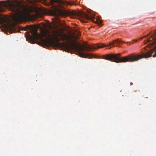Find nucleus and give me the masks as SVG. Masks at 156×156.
Returning <instances> with one entry per match:
<instances>
[{"label": "nucleus", "mask_w": 156, "mask_h": 156, "mask_svg": "<svg viewBox=\"0 0 156 156\" xmlns=\"http://www.w3.org/2000/svg\"><path fill=\"white\" fill-rule=\"evenodd\" d=\"M31 31L32 36L29 35L28 37L30 41L33 42L40 40V43L41 45L44 46H55V41L58 44H61L58 43L60 41L66 40L68 43L62 45L63 47L67 51H72L76 55H78V44L77 42L78 37L75 34H70L69 36L66 34H62L58 31L55 32L53 34V38H51V36L49 34V38L45 39L43 38L45 34H40L37 33L35 27L31 26L29 28Z\"/></svg>", "instance_id": "obj_1"}, {"label": "nucleus", "mask_w": 156, "mask_h": 156, "mask_svg": "<svg viewBox=\"0 0 156 156\" xmlns=\"http://www.w3.org/2000/svg\"><path fill=\"white\" fill-rule=\"evenodd\" d=\"M80 35V31L79 30V56L82 58H96L97 55H95L91 54H87L83 52V51H88L93 49H96L99 48H102L106 46L112 45L114 44H119L120 42L126 43L117 39L114 41H113L112 42H111L108 45H105L104 44H95L92 46L87 44L86 42L81 41L80 40V38L79 36Z\"/></svg>", "instance_id": "obj_2"}, {"label": "nucleus", "mask_w": 156, "mask_h": 156, "mask_svg": "<svg viewBox=\"0 0 156 156\" xmlns=\"http://www.w3.org/2000/svg\"><path fill=\"white\" fill-rule=\"evenodd\" d=\"M8 5L10 9L15 13L14 19L17 22L21 21L24 20L30 12V10L25 7H23V11H21L20 9L21 6L18 1H16L15 3L9 2Z\"/></svg>", "instance_id": "obj_3"}, {"label": "nucleus", "mask_w": 156, "mask_h": 156, "mask_svg": "<svg viewBox=\"0 0 156 156\" xmlns=\"http://www.w3.org/2000/svg\"><path fill=\"white\" fill-rule=\"evenodd\" d=\"M79 20L82 23H87V20L92 21L95 23H98L97 19L95 20V16L93 13H91L86 9L79 10Z\"/></svg>", "instance_id": "obj_4"}, {"label": "nucleus", "mask_w": 156, "mask_h": 156, "mask_svg": "<svg viewBox=\"0 0 156 156\" xmlns=\"http://www.w3.org/2000/svg\"><path fill=\"white\" fill-rule=\"evenodd\" d=\"M52 15L56 17H64L66 15V13L63 10L59 8H57L52 10Z\"/></svg>", "instance_id": "obj_5"}, {"label": "nucleus", "mask_w": 156, "mask_h": 156, "mask_svg": "<svg viewBox=\"0 0 156 156\" xmlns=\"http://www.w3.org/2000/svg\"><path fill=\"white\" fill-rule=\"evenodd\" d=\"M8 27L9 30L11 32H18V31L17 30V29H19L18 26H16V24L15 23H12L9 24Z\"/></svg>", "instance_id": "obj_6"}, {"label": "nucleus", "mask_w": 156, "mask_h": 156, "mask_svg": "<svg viewBox=\"0 0 156 156\" xmlns=\"http://www.w3.org/2000/svg\"><path fill=\"white\" fill-rule=\"evenodd\" d=\"M5 10L3 8V7L2 6V5H0V12H3ZM6 20L0 17V24H3L4 23L6 22Z\"/></svg>", "instance_id": "obj_7"}, {"label": "nucleus", "mask_w": 156, "mask_h": 156, "mask_svg": "<svg viewBox=\"0 0 156 156\" xmlns=\"http://www.w3.org/2000/svg\"><path fill=\"white\" fill-rule=\"evenodd\" d=\"M36 16L37 17H40L41 16V14L39 11H37L36 12Z\"/></svg>", "instance_id": "obj_8"}, {"label": "nucleus", "mask_w": 156, "mask_h": 156, "mask_svg": "<svg viewBox=\"0 0 156 156\" xmlns=\"http://www.w3.org/2000/svg\"><path fill=\"white\" fill-rule=\"evenodd\" d=\"M3 2H4V3L3 4V5L5 7H7V6L6 4L5 3V1H3Z\"/></svg>", "instance_id": "obj_9"}, {"label": "nucleus", "mask_w": 156, "mask_h": 156, "mask_svg": "<svg viewBox=\"0 0 156 156\" xmlns=\"http://www.w3.org/2000/svg\"><path fill=\"white\" fill-rule=\"evenodd\" d=\"M151 41V40L150 39H148L147 40H146V41L147 42H150V41Z\"/></svg>", "instance_id": "obj_10"}, {"label": "nucleus", "mask_w": 156, "mask_h": 156, "mask_svg": "<svg viewBox=\"0 0 156 156\" xmlns=\"http://www.w3.org/2000/svg\"><path fill=\"white\" fill-rule=\"evenodd\" d=\"M26 1L28 3H30V2H31L30 0H26Z\"/></svg>", "instance_id": "obj_11"}, {"label": "nucleus", "mask_w": 156, "mask_h": 156, "mask_svg": "<svg viewBox=\"0 0 156 156\" xmlns=\"http://www.w3.org/2000/svg\"><path fill=\"white\" fill-rule=\"evenodd\" d=\"M51 1L52 2H57V0H51Z\"/></svg>", "instance_id": "obj_12"}, {"label": "nucleus", "mask_w": 156, "mask_h": 156, "mask_svg": "<svg viewBox=\"0 0 156 156\" xmlns=\"http://www.w3.org/2000/svg\"><path fill=\"white\" fill-rule=\"evenodd\" d=\"M75 14V13L74 12V13H73V15H74Z\"/></svg>", "instance_id": "obj_13"}, {"label": "nucleus", "mask_w": 156, "mask_h": 156, "mask_svg": "<svg viewBox=\"0 0 156 156\" xmlns=\"http://www.w3.org/2000/svg\"><path fill=\"white\" fill-rule=\"evenodd\" d=\"M137 41V40H136L135 41V42H136V41Z\"/></svg>", "instance_id": "obj_14"}, {"label": "nucleus", "mask_w": 156, "mask_h": 156, "mask_svg": "<svg viewBox=\"0 0 156 156\" xmlns=\"http://www.w3.org/2000/svg\"><path fill=\"white\" fill-rule=\"evenodd\" d=\"M73 4H75L74 3H74H73Z\"/></svg>", "instance_id": "obj_15"}, {"label": "nucleus", "mask_w": 156, "mask_h": 156, "mask_svg": "<svg viewBox=\"0 0 156 156\" xmlns=\"http://www.w3.org/2000/svg\"><path fill=\"white\" fill-rule=\"evenodd\" d=\"M101 23V22H100V23Z\"/></svg>", "instance_id": "obj_16"}]
</instances>
